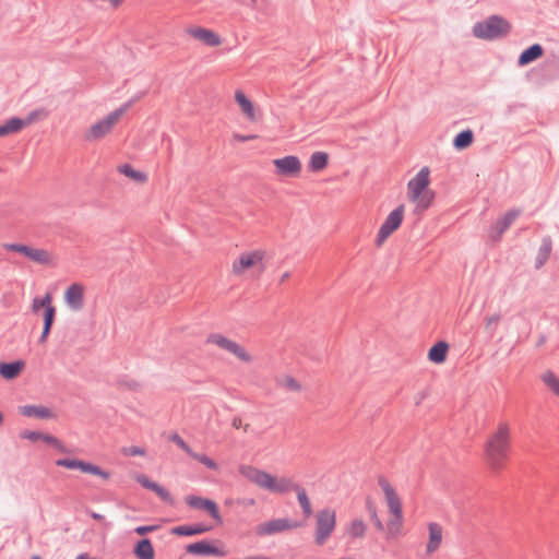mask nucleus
<instances>
[{"label":"nucleus","mask_w":559,"mask_h":559,"mask_svg":"<svg viewBox=\"0 0 559 559\" xmlns=\"http://www.w3.org/2000/svg\"><path fill=\"white\" fill-rule=\"evenodd\" d=\"M238 472L243 478L271 493L282 496L295 491L304 514L307 518L312 514L311 502L306 489L296 484L292 477L273 475L249 464H241Z\"/></svg>","instance_id":"f257e3e1"},{"label":"nucleus","mask_w":559,"mask_h":559,"mask_svg":"<svg viewBox=\"0 0 559 559\" xmlns=\"http://www.w3.org/2000/svg\"><path fill=\"white\" fill-rule=\"evenodd\" d=\"M378 485L381 489L383 501L389 512V518L385 522H382L374 503L370 500L367 501V510L373 526L378 531L383 532L388 540H396L403 535V503L396 489L386 478L380 477L378 479Z\"/></svg>","instance_id":"f03ea898"},{"label":"nucleus","mask_w":559,"mask_h":559,"mask_svg":"<svg viewBox=\"0 0 559 559\" xmlns=\"http://www.w3.org/2000/svg\"><path fill=\"white\" fill-rule=\"evenodd\" d=\"M512 449V425L509 420H499L487 436L483 445V461L492 473L507 467Z\"/></svg>","instance_id":"7ed1b4c3"},{"label":"nucleus","mask_w":559,"mask_h":559,"mask_svg":"<svg viewBox=\"0 0 559 559\" xmlns=\"http://www.w3.org/2000/svg\"><path fill=\"white\" fill-rule=\"evenodd\" d=\"M430 169L427 166L421 167L407 181L406 197L414 205L415 213H423L432 205L436 193L430 188Z\"/></svg>","instance_id":"20e7f679"},{"label":"nucleus","mask_w":559,"mask_h":559,"mask_svg":"<svg viewBox=\"0 0 559 559\" xmlns=\"http://www.w3.org/2000/svg\"><path fill=\"white\" fill-rule=\"evenodd\" d=\"M267 259V250L263 247L242 250L230 263V275L235 278L261 275L266 270Z\"/></svg>","instance_id":"39448f33"},{"label":"nucleus","mask_w":559,"mask_h":559,"mask_svg":"<svg viewBox=\"0 0 559 559\" xmlns=\"http://www.w3.org/2000/svg\"><path fill=\"white\" fill-rule=\"evenodd\" d=\"M204 343L207 346L215 347L223 350L224 353L231 355L235 359L243 365H251L254 361V356L250 349H248L238 341L228 337L224 333L212 332L206 336Z\"/></svg>","instance_id":"423d86ee"},{"label":"nucleus","mask_w":559,"mask_h":559,"mask_svg":"<svg viewBox=\"0 0 559 559\" xmlns=\"http://www.w3.org/2000/svg\"><path fill=\"white\" fill-rule=\"evenodd\" d=\"M510 31V24L508 21L500 16H491L484 22H479L474 25L473 33L476 37L481 39H496L507 35Z\"/></svg>","instance_id":"0eeeda50"},{"label":"nucleus","mask_w":559,"mask_h":559,"mask_svg":"<svg viewBox=\"0 0 559 559\" xmlns=\"http://www.w3.org/2000/svg\"><path fill=\"white\" fill-rule=\"evenodd\" d=\"M273 174L278 179L299 178L302 173L301 160L295 155H285L272 160Z\"/></svg>","instance_id":"6e6552de"},{"label":"nucleus","mask_w":559,"mask_h":559,"mask_svg":"<svg viewBox=\"0 0 559 559\" xmlns=\"http://www.w3.org/2000/svg\"><path fill=\"white\" fill-rule=\"evenodd\" d=\"M128 109V104H124L116 108L115 110L106 115L104 118L92 124L88 130V135L95 139L109 135L111 130L122 119Z\"/></svg>","instance_id":"1a4fd4ad"},{"label":"nucleus","mask_w":559,"mask_h":559,"mask_svg":"<svg viewBox=\"0 0 559 559\" xmlns=\"http://www.w3.org/2000/svg\"><path fill=\"white\" fill-rule=\"evenodd\" d=\"M336 526V513L332 509H323L316 515L314 542L322 546L332 535Z\"/></svg>","instance_id":"9d476101"},{"label":"nucleus","mask_w":559,"mask_h":559,"mask_svg":"<svg viewBox=\"0 0 559 559\" xmlns=\"http://www.w3.org/2000/svg\"><path fill=\"white\" fill-rule=\"evenodd\" d=\"M185 32L191 39L207 48H219L225 43V39L219 33L201 25H189L185 28Z\"/></svg>","instance_id":"9b49d317"},{"label":"nucleus","mask_w":559,"mask_h":559,"mask_svg":"<svg viewBox=\"0 0 559 559\" xmlns=\"http://www.w3.org/2000/svg\"><path fill=\"white\" fill-rule=\"evenodd\" d=\"M404 205L401 204L388 214L378 230L376 238L377 247H381L385 240L400 228L404 219Z\"/></svg>","instance_id":"f8f14e48"},{"label":"nucleus","mask_w":559,"mask_h":559,"mask_svg":"<svg viewBox=\"0 0 559 559\" xmlns=\"http://www.w3.org/2000/svg\"><path fill=\"white\" fill-rule=\"evenodd\" d=\"M234 100L241 116L250 122H257L262 118L260 107L240 88L234 92Z\"/></svg>","instance_id":"ddd939ff"},{"label":"nucleus","mask_w":559,"mask_h":559,"mask_svg":"<svg viewBox=\"0 0 559 559\" xmlns=\"http://www.w3.org/2000/svg\"><path fill=\"white\" fill-rule=\"evenodd\" d=\"M55 464L59 467H63L71 471H80L85 474H92L98 476L103 479L109 478V473L103 471L97 465H94L90 462H85L75 457H63L56 460Z\"/></svg>","instance_id":"4468645a"},{"label":"nucleus","mask_w":559,"mask_h":559,"mask_svg":"<svg viewBox=\"0 0 559 559\" xmlns=\"http://www.w3.org/2000/svg\"><path fill=\"white\" fill-rule=\"evenodd\" d=\"M298 527H300V524L296 521L288 519H273L257 525L255 533L259 536H269Z\"/></svg>","instance_id":"2eb2a0df"},{"label":"nucleus","mask_w":559,"mask_h":559,"mask_svg":"<svg viewBox=\"0 0 559 559\" xmlns=\"http://www.w3.org/2000/svg\"><path fill=\"white\" fill-rule=\"evenodd\" d=\"M63 301L70 311H82L85 305V286L81 283L70 284L64 290Z\"/></svg>","instance_id":"dca6fc26"},{"label":"nucleus","mask_w":559,"mask_h":559,"mask_svg":"<svg viewBox=\"0 0 559 559\" xmlns=\"http://www.w3.org/2000/svg\"><path fill=\"white\" fill-rule=\"evenodd\" d=\"M17 413L26 418L51 420L57 418L53 408L41 404H25L17 407Z\"/></svg>","instance_id":"f3484780"},{"label":"nucleus","mask_w":559,"mask_h":559,"mask_svg":"<svg viewBox=\"0 0 559 559\" xmlns=\"http://www.w3.org/2000/svg\"><path fill=\"white\" fill-rule=\"evenodd\" d=\"M185 501L191 508L206 511L217 524L223 523V518L219 513L218 506L213 500L189 495L185 497Z\"/></svg>","instance_id":"a211bd4d"},{"label":"nucleus","mask_w":559,"mask_h":559,"mask_svg":"<svg viewBox=\"0 0 559 559\" xmlns=\"http://www.w3.org/2000/svg\"><path fill=\"white\" fill-rule=\"evenodd\" d=\"M170 440L181 450H183L188 455H190L193 460L203 464L209 469L215 472L219 471V465L213 459H211L209 455L204 453L194 452L179 435H173Z\"/></svg>","instance_id":"6ab92c4d"},{"label":"nucleus","mask_w":559,"mask_h":559,"mask_svg":"<svg viewBox=\"0 0 559 559\" xmlns=\"http://www.w3.org/2000/svg\"><path fill=\"white\" fill-rule=\"evenodd\" d=\"M170 440L181 450H183L188 455H190L193 460L203 464L209 469L215 472L219 471V465L213 459H211L209 455L204 453L194 452L179 435H173Z\"/></svg>","instance_id":"aec40b11"},{"label":"nucleus","mask_w":559,"mask_h":559,"mask_svg":"<svg viewBox=\"0 0 559 559\" xmlns=\"http://www.w3.org/2000/svg\"><path fill=\"white\" fill-rule=\"evenodd\" d=\"M20 438L36 442V441H43L51 447H53L58 452L66 453L67 448L66 445L55 436L50 433H44L40 431L35 430H24L20 433Z\"/></svg>","instance_id":"412c9836"},{"label":"nucleus","mask_w":559,"mask_h":559,"mask_svg":"<svg viewBox=\"0 0 559 559\" xmlns=\"http://www.w3.org/2000/svg\"><path fill=\"white\" fill-rule=\"evenodd\" d=\"M187 551L193 555H207L217 557H225L228 555V551L225 547H217L214 544L206 540L190 544L187 547Z\"/></svg>","instance_id":"4be33fe9"},{"label":"nucleus","mask_w":559,"mask_h":559,"mask_svg":"<svg viewBox=\"0 0 559 559\" xmlns=\"http://www.w3.org/2000/svg\"><path fill=\"white\" fill-rule=\"evenodd\" d=\"M428 539L426 544V554H435L441 546L443 539L442 526L436 522L428 523Z\"/></svg>","instance_id":"5701e85b"},{"label":"nucleus","mask_w":559,"mask_h":559,"mask_svg":"<svg viewBox=\"0 0 559 559\" xmlns=\"http://www.w3.org/2000/svg\"><path fill=\"white\" fill-rule=\"evenodd\" d=\"M27 259L43 266H52L56 263V257L52 251L38 247L31 248Z\"/></svg>","instance_id":"b1692460"},{"label":"nucleus","mask_w":559,"mask_h":559,"mask_svg":"<svg viewBox=\"0 0 559 559\" xmlns=\"http://www.w3.org/2000/svg\"><path fill=\"white\" fill-rule=\"evenodd\" d=\"M135 480L144 488L154 491L163 501L173 503V497L167 489L159 486L157 483L152 481L144 474H139L135 476Z\"/></svg>","instance_id":"393cba45"},{"label":"nucleus","mask_w":559,"mask_h":559,"mask_svg":"<svg viewBox=\"0 0 559 559\" xmlns=\"http://www.w3.org/2000/svg\"><path fill=\"white\" fill-rule=\"evenodd\" d=\"M32 122V118L27 117L24 119L21 118H11L0 126V136H12L16 134L20 130L29 126Z\"/></svg>","instance_id":"a878e982"},{"label":"nucleus","mask_w":559,"mask_h":559,"mask_svg":"<svg viewBox=\"0 0 559 559\" xmlns=\"http://www.w3.org/2000/svg\"><path fill=\"white\" fill-rule=\"evenodd\" d=\"M539 379L547 392L559 400V374L547 369L539 374Z\"/></svg>","instance_id":"bb28decb"},{"label":"nucleus","mask_w":559,"mask_h":559,"mask_svg":"<svg viewBox=\"0 0 559 559\" xmlns=\"http://www.w3.org/2000/svg\"><path fill=\"white\" fill-rule=\"evenodd\" d=\"M117 171L120 175H123L126 178H128L129 180H131L132 182H134L136 185H144L148 180V177H147L146 173H144V171H142L140 169L134 168L130 164L118 165L117 166Z\"/></svg>","instance_id":"cd10ccee"},{"label":"nucleus","mask_w":559,"mask_h":559,"mask_svg":"<svg viewBox=\"0 0 559 559\" xmlns=\"http://www.w3.org/2000/svg\"><path fill=\"white\" fill-rule=\"evenodd\" d=\"M330 162V155L323 151L313 152L307 163V168L311 173H321L326 169Z\"/></svg>","instance_id":"c85d7f7f"},{"label":"nucleus","mask_w":559,"mask_h":559,"mask_svg":"<svg viewBox=\"0 0 559 559\" xmlns=\"http://www.w3.org/2000/svg\"><path fill=\"white\" fill-rule=\"evenodd\" d=\"M277 386L288 393H300L304 390L302 383L292 374H282L276 378Z\"/></svg>","instance_id":"c756f323"},{"label":"nucleus","mask_w":559,"mask_h":559,"mask_svg":"<svg viewBox=\"0 0 559 559\" xmlns=\"http://www.w3.org/2000/svg\"><path fill=\"white\" fill-rule=\"evenodd\" d=\"M449 344L444 341L437 342L428 350V359L437 365H441L447 360L449 354Z\"/></svg>","instance_id":"7c9ffc66"},{"label":"nucleus","mask_w":559,"mask_h":559,"mask_svg":"<svg viewBox=\"0 0 559 559\" xmlns=\"http://www.w3.org/2000/svg\"><path fill=\"white\" fill-rule=\"evenodd\" d=\"M519 214V211H510L503 217L498 219L491 230L492 237L496 239L499 238L510 227Z\"/></svg>","instance_id":"2f4dec72"},{"label":"nucleus","mask_w":559,"mask_h":559,"mask_svg":"<svg viewBox=\"0 0 559 559\" xmlns=\"http://www.w3.org/2000/svg\"><path fill=\"white\" fill-rule=\"evenodd\" d=\"M345 532L350 539L362 538L367 532V524L362 519H354L348 523Z\"/></svg>","instance_id":"473e14b6"},{"label":"nucleus","mask_w":559,"mask_h":559,"mask_svg":"<svg viewBox=\"0 0 559 559\" xmlns=\"http://www.w3.org/2000/svg\"><path fill=\"white\" fill-rule=\"evenodd\" d=\"M24 368V364L22 361L14 362H1L0 364V376L7 380H12L19 377Z\"/></svg>","instance_id":"72a5a7b5"},{"label":"nucleus","mask_w":559,"mask_h":559,"mask_svg":"<svg viewBox=\"0 0 559 559\" xmlns=\"http://www.w3.org/2000/svg\"><path fill=\"white\" fill-rule=\"evenodd\" d=\"M543 47L538 44L525 49L519 57V64L526 66L543 56Z\"/></svg>","instance_id":"f704fd0d"},{"label":"nucleus","mask_w":559,"mask_h":559,"mask_svg":"<svg viewBox=\"0 0 559 559\" xmlns=\"http://www.w3.org/2000/svg\"><path fill=\"white\" fill-rule=\"evenodd\" d=\"M134 555L138 559H154L155 552L150 539L140 540L134 548Z\"/></svg>","instance_id":"c9c22d12"},{"label":"nucleus","mask_w":559,"mask_h":559,"mask_svg":"<svg viewBox=\"0 0 559 559\" xmlns=\"http://www.w3.org/2000/svg\"><path fill=\"white\" fill-rule=\"evenodd\" d=\"M207 527L202 524H197L193 526L182 525L176 526L171 530V533L179 536H192L198 534H203L207 532Z\"/></svg>","instance_id":"e433bc0d"},{"label":"nucleus","mask_w":559,"mask_h":559,"mask_svg":"<svg viewBox=\"0 0 559 559\" xmlns=\"http://www.w3.org/2000/svg\"><path fill=\"white\" fill-rule=\"evenodd\" d=\"M55 314H56V308L53 306L49 307L47 310H44V329H43V332H41V335H40V338L39 341L41 343H45L49 333H50V330H51V326H52V323H53V320H55Z\"/></svg>","instance_id":"4c0bfd02"},{"label":"nucleus","mask_w":559,"mask_h":559,"mask_svg":"<svg viewBox=\"0 0 559 559\" xmlns=\"http://www.w3.org/2000/svg\"><path fill=\"white\" fill-rule=\"evenodd\" d=\"M551 252V241L550 239H545L539 247L537 257H536V267H540L548 260Z\"/></svg>","instance_id":"58836bf2"},{"label":"nucleus","mask_w":559,"mask_h":559,"mask_svg":"<svg viewBox=\"0 0 559 559\" xmlns=\"http://www.w3.org/2000/svg\"><path fill=\"white\" fill-rule=\"evenodd\" d=\"M52 306V296L47 293L43 297H35L32 301V311L34 313H37L39 309L47 310L49 307Z\"/></svg>","instance_id":"ea45409f"},{"label":"nucleus","mask_w":559,"mask_h":559,"mask_svg":"<svg viewBox=\"0 0 559 559\" xmlns=\"http://www.w3.org/2000/svg\"><path fill=\"white\" fill-rule=\"evenodd\" d=\"M31 248H32V246H26V245H22V243H10V245L5 246L7 250L20 253V254L24 255L25 258H28Z\"/></svg>","instance_id":"a19ab883"},{"label":"nucleus","mask_w":559,"mask_h":559,"mask_svg":"<svg viewBox=\"0 0 559 559\" xmlns=\"http://www.w3.org/2000/svg\"><path fill=\"white\" fill-rule=\"evenodd\" d=\"M501 321V316L499 313H492L485 318V329L489 331H493Z\"/></svg>","instance_id":"79ce46f5"},{"label":"nucleus","mask_w":559,"mask_h":559,"mask_svg":"<svg viewBox=\"0 0 559 559\" xmlns=\"http://www.w3.org/2000/svg\"><path fill=\"white\" fill-rule=\"evenodd\" d=\"M123 453L130 456H143L145 455V450L139 447H130L124 449Z\"/></svg>","instance_id":"37998d69"},{"label":"nucleus","mask_w":559,"mask_h":559,"mask_svg":"<svg viewBox=\"0 0 559 559\" xmlns=\"http://www.w3.org/2000/svg\"><path fill=\"white\" fill-rule=\"evenodd\" d=\"M473 132L472 130H464L462 132H460L454 140L456 141H469V140H473Z\"/></svg>","instance_id":"c03bdc74"},{"label":"nucleus","mask_w":559,"mask_h":559,"mask_svg":"<svg viewBox=\"0 0 559 559\" xmlns=\"http://www.w3.org/2000/svg\"><path fill=\"white\" fill-rule=\"evenodd\" d=\"M156 530V526H139L135 528L136 534L144 535Z\"/></svg>","instance_id":"a18cd8bd"},{"label":"nucleus","mask_w":559,"mask_h":559,"mask_svg":"<svg viewBox=\"0 0 559 559\" xmlns=\"http://www.w3.org/2000/svg\"><path fill=\"white\" fill-rule=\"evenodd\" d=\"M471 142H454V146L457 151L465 150L469 146Z\"/></svg>","instance_id":"49530a36"},{"label":"nucleus","mask_w":559,"mask_h":559,"mask_svg":"<svg viewBox=\"0 0 559 559\" xmlns=\"http://www.w3.org/2000/svg\"><path fill=\"white\" fill-rule=\"evenodd\" d=\"M290 277V272L286 271L280 276V284H284Z\"/></svg>","instance_id":"de8ad7c7"},{"label":"nucleus","mask_w":559,"mask_h":559,"mask_svg":"<svg viewBox=\"0 0 559 559\" xmlns=\"http://www.w3.org/2000/svg\"><path fill=\"white\" fill-rule=\"evenodd\" d=\"M3 423V414L0 412V426L2 425Z\"/></svg>","instance_id":"09e8293b"},{"label":"nucleus","mask_w":559,"mask_h":559,"mask_svg":"<svg viewBox=\"0 0 559 559\" xmlns=\"http://www.w3.org/2000/svg\"><path fill=\"white\" fill-rule=\"evenodd\" d=\"M32 559H40L39 556H33Z\"/></svg>","instance_id":"8fccbe9b"},{"label":"nucleus","mask_w":559,"mask_h":559,"mask_svg":"<svg viewBox=\"0 0 559 559\" xmlns=\"http://www.w3.org/2000/svg\"><path fill=\"white\" fill-rule=\"evenodd\" d=\"M252 1L254 2L255 0H252Z\"/></svg>","instance_id":"3c124183"}]
</instances>
